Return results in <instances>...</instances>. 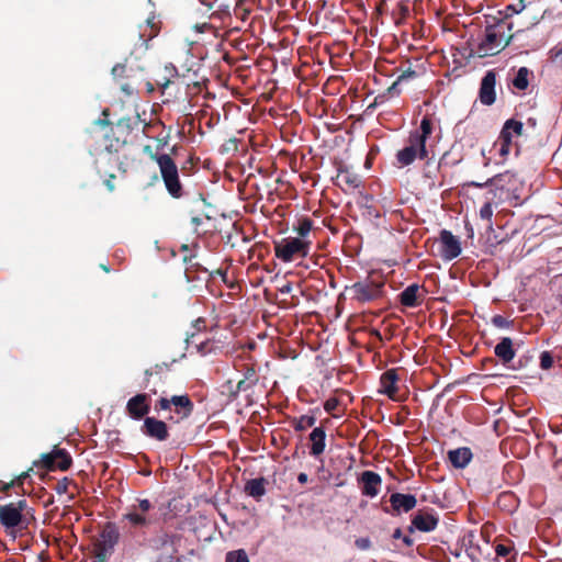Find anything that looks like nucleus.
Returning a JSON list of instances; mask_svg holds the SVG:
<instances>
[{"label":"nucleus","mask_w":562,"mask_h":562,"mask_svg":"<svg viewBox=\"0 0 562 562\" xmlns=\"http://www.w3.org/2000/svg\"><path fill=\"white\" fill-rule=\"evenodd\" d=\"M440 243V254L445 260H452L461 254V244L451 232L446 229L441 231Z\"/></svg>","instance_id":"0eeeda50"},{"label":"nucleus","mask_w":562,"mask_h":562,"mask_svg":"<svg viewBox=\"0 0 562 562\" xmlns=\"http://www.w3.org/2000/svg\"><path fill=\"white\" fill-rule=\"evenodd\" d=\"M356 543L361 549H368L370 546V541L368 539H359V540H357Z\"/></svg>","instance_id":"58836bf2"},{"label":"nucleus","mask_w":562,"mask_h":562,"mask_svg":"<svg viewBox=\"0 0 562 562\" xmlns=\"http://www.w3.org/2000/svg\"><path fill=\"white\" fill-rule=\"evenodd\" d=\"M397 374L394 370H387L381 375L380 392L387 395L390 398H395L397 392Z\"/></svg>","instance_id":"dca6fc26"},{"label":"nucleus","mask_w":562,"mask_h":562,"mask_svg":"<svg viewBox=\"0 0 562 562\" xmlns=\"http://www.w3.org/2000/svg\"><path fill=\"white\" fill-rule=\"evenodd\" d=\"M228 286H229L231 289H235V288L240 289V286H239V285H235V284H233V283H229V284H228Z\"/></svg>","instance_id":"603ef678"},{"label":"nucleus","mask_w":562,"mask_h":562,"mask_svg":"<svg viewBox=\"0 0 562 562\" xmlns=\"http://www.w3.org/2000/svg\"><path fill=\"white\" fill-rule=\"evenodd\" d=\"M222 278H223V281H224L225 283H228L227 274H226V273L222 274Z\"/></svg>","instance_id":"8fccbe9b"},{"label":"nucleus","mask_w":562,"mask_h":562,"mask_svg":"<svg viewBox=\"0 0 562 562\" xmlns=\"http://www.w3.org/2000/svg\"><path fill=\"white\" fill-rule=\"evenodd\" d=\"M393 538L398 539L402 538V531L401 529H396L393 533Z\"/></svg>","instance_id":"c03bdc74"},{"label":"nucleus","mask_w":562,"mask_h":562,"mask_svg":"<svg viewBox=\"0 0 562 562\" xmlns=\"http://www.w3.org/2000/svg\"><path fill=\"white\" fill-rule=\"evenodd\" d=\"M360 178L347 170H340L337 175V183L344 190H352L360 186Z\"/></svg>","instance_id":"4be33fe9"},{"label":"nucleus","mask_w":562,"mask_h":562,"mask_svg":"<svg viewBox=\"0 0 562 562\" xmlns=\"http://www.w3.org/2000/svg\"><path fill=\"white\" fill-rule=\"evenodd\" d=\"M418 285L411 284L408 285L400 295L401 304L406 307H415L418 305L417 294H418Z\"/></svg>","instance_id":"5701e85b"},{"label":"nucleus","mask_w":562,"mask_h":562,"mask_svg":"<svg viewBox=\"0 0 562 562\" xmlns=\"http://www.w3.org/2000/svg\"><path fill=\"white\" fill-rule=\"evenodd\" d=\"M417 77V72L411 68H408L407 70H404L396 79V81L390 87V91L392 90H395L396 87L404 82V81H407L412 78H415Z\"/></svg>","instance_id":"bb28decb"},{"label":"nucleus","mask_w":562,"mask_h":562,"mask_svg":"<svg viewBox=\"0 0 562 562\" xmlns=\"http://www.w3.org/2000/svg\"><path fill=\"white\" fill-rule=\"evenodd\" d=\"M538 23V20L536 16H532L524 26L522 29H528L530 26H533Z\"/></svg>","instance_id":"a19ab883"},{"label":"nucleus","mask_w":562,"mask_h":562,"mask_svg":"<svg viewBox=\"0 0 562 562\" xmlns=\"http://www.w3.org/2000/svg\"><path fill=\"white\" fill-rule=\"evenodd\" d=\"M25 501L10 503L8 505H0V522L5 528H14L19 526L22 520V512L25 509Z\"/></svg>","instance_id":"423d86ee"},{"label":"nucleus","mask_w":562,"mask_h":562,"mask_svg":"<svg viewBox=\"0 0 562 562\" xmlns=\"http://www.w3.org/2000/svg\"><path fill=\"white\" fill-rule=\"evenodd\" d=\"M297 481L301 483V484H305L307 481H308V476L306 473H300L297 475Z\"/></svg>","instance_id":"79ce46f5"},{"label":"nucleus","mask_w":562,"mask_h":562,"mask_svg":"<svg viewBox=\"0 0 562 562\" xmlns=\"http://www.w3.org/2000/svg\"><path fill=\"white\" fill-rule=\"evenodd\" d=\"M493 206L492 203L486 202L480 210V217L482 220H486L488 222V227L492 228V216H493Z\"/></svg>","instance_id":"cd10ccee"},{"label":"nucleus","mask_w":562,"mask_h":562,"mask_svg":"<svg viewBox=\"0 0 562 562\" xmlns=\"http://www.w3.org/2000/svg\"><path fill=\"white\" fill-rule=\"evenodd\" d=\"M170 404H171L170 400H167V398H161L159 401V406L161 409H168L170 407Z\"/></svg>","instance_id":"ea45409f"},{"label":"nucleus","mask_w":562,"mask_h":562,"mask_svg":"<svg viewBox=\"0 0 562 562\" xmlns=\"http://www.w3.org/2000/svg\"><path fill=\"white\" fill-rule=\"evenodd\" d=\"M154 505L146 498L138 499L137 504L128 507L123 520L132 528H146L157 521V517L153 514Z\"/></svg>","instance_id":"20e7f679"},{"label":"nucleus","mask_w":562,"mask_h":562,"mask_svg":"<svg viewBox=\"0 0 562 562\" xmlns=\"http://www.w3.org/2000/svg\"><path fill=\"white\" fill-rule=\"evenodd\" d=\"M225 562H246V552L243 549L226 554Z\"/></svg>","instance_id":"c85d7f7f"},{"label":"nucleus","mask_w":562,"mask_h":562,"mask_svg":"<svg viewBox=\"0 0 562 562\" xmlns=\"http://www.w3.org/2000/svg\"><path fill=\"white\" fill-rule=\"evenodd\" d=\"M362 494L369 497H375L379 494L382 483L381 476L373 471H364L361 474Z\"/></svg>","instance_id":"4468645a"},{"label":"nucleus","mask_w":562,"mask_h":562,"mask_svg":"<svg viewBox=\"0 0 562 562\" xmlns=\"http://www.w3.org/2000/svg\"><path fill=\"white\" fill-rule=\"evenodd\" d=\"M494 352L504 364L509 363L515 358L513 340L509 337L502 338V340L495 346Z\"/></svg>","instance_id":"a211bd4d"},{"label":"nucleus","mask_w":562,"mask_h":562,"mask_svg":"<svg viewBox=\"0 0 562 562\" xmlns=\"http://www.w3.org/2000/svg\"><path fill=\"white\" fill-rule=\"evenodd\" d=\"M449 460L453 467L458 469L465 468L472 459V453L469 448H458L449 451Z\"/></svg>","instance_id":"6ab92c4d"},{"label":"nucleus","mask_w":562,"mask_h":562,"mask_svg":"<svg viewBox=\"0 0 562 562\" xmlns=\"http://www.w3.org/2000/svg\"><path fill=\"white\" fill-rule=\"evenodd\" d=\"M251 371H254V370H252V369H250V368L248 367V369H247V372H248V380H250V372H251Z\"/></svg>","instance_id":"5fc2aeb1"},{"label":"nucleus","mask_w":562,"mask_h":562,"mask_svg":"<svg viewBox=\"0 0 562 562\" xmlns=\"http://www.w3.org/2000/svg\"><path fill=\"white\" fill-rule=\"evenodd\" d=\"M510 144L512 143H508V142H505V140L501 139V138H497V140L494 144V148H495V150L498 151V154L502 157H506L509 154Z\"/></svg>","instance_id":"c756f323"},{"label":"nucleus","mask_w":562,"mask_h":562,"mask_svg":"<svg viewBox=\"0 0 562 562\" xmlns=\"http://www.w3.org/2000/svg\"><path fill=\"white\" fill-rule=\"evenodd\" d=\"M125 72V66L117 64L112 68V75L115 77H121Z\"/></svg>","instance_id":"c9c22d12"},{"label":"nucleus","mask_w":562,"mask_h":562,"mask_svg":"<svg viewBox=\"0 0 562 562\" xmlns=\"http://www.w3.org/2000/svg\"><path fill=\"white\" fill-rule=\"evenodd\" d=\"M530 75L531 71L527 67H520L512 80L514 88L520 91L526 90L529 86Z\"/></svg>","instance_id":"b1692460"},{"label":"nucleus","mask_w":562,"mask_h":562,"mask_svg":"<svg viewBox=\"0 0 562 562\" xmlns=\"http://www.w3.org/2000/svg\"><path fill=\"white\" fill-rule=\"evenodd\" d=\"M143 432L148 437L155 438L159 441H164L168 438V428L162 420H158L154 417H147L144 420Z\"/></svg>","instance_id":"ddd939ff"},{"label":"nucleus","mask_w":562,"mask_h":562,"mask_svg":"<svg viewBox=\"0 0 562 562\" xmlns=\"http://www.w3.org/2000/svg\"><path fill=\"white\" fill-rule=\"evenodd\" d=\"M171 404L179 407H187L190 405V400L187 396H172Z\"/></svg>","instance_id":"473e14b6"},{"label":"nucleus","mask_w":562,"mask_h":562,"mask_svg":"<svg viewBox=\"0 0 562 562\" xmlns=\"http://www.w3.org/2000/svg\"><path fill=\"white\" fill-rule=\"evenodd\" d=\"M224 148L225 150H236L237 149V140L236 139H229L225 145H224Z\"/></svg>","instance_id":"e433bc0d"},{"label":"nucleus","mask_w":562,"mask_h":562,"mask_svg":"<svg viewBox=\"0 0 562 562\" xmlns=\"http://www.w3.org/2000/svg\"><path fill=\"white\" fill-rule=\"evenodd\" d=\"M561 53H562V49H561Z\"/></svg>","instance_id":"4d7b16f0"},{"label":"nucleus","mask_w":562,"mask_h":562,"mask_svg":"<svg viewBox=\"0 0 562 562\" xmlns=\"http://www.w3.org/2000/svg\"><path fill=\"white\" fill-rule=\"evenodd\" d=\"M351 291L357 301L364 303L376 299L380 295L381 286L371 283L357 282L351 286Z\"/></svg>","instance_id":"f8f14e48"},{"label":"nucleus","mask_w":562,"mask_h":562,"mask_svg":"<svg viewBox=\"0 0 562 562\" xmlns=\"http://www.w3.org/2000/svg\"><path fill=\"white\" fill-rule=\"evenodd\" d=\"M244 183H245L244 181H240V182L238 183V189H239V191H240V192H241V187L244 186Z\"/></svg>","instance_id":"864d4df0"},{"label":"nucleus","mask_w":562,"mask_h":562,"mask_svg":"<svg viewBox=\"0 0 562 562\" xmlns=\"http://www.w3.org/2000/svg\"><path fill=\"white\" fill-rule=\"evenodd\" d=\"M492 323L493 325H495L496 327L498 328H507L509 326V322L503 317L502 315H495L493 318H492Z\"/></svg>","instance_id":"72a5a7b5"},{"label":"nucleus","mask_w":562,"mask_h":562,"mask_svg":"<svg viewBox=\"0 0 562 562\" xmlns=\"http://www.w3.org/2000/svg\"><path fill=\"white\" fill-rule=\"evenodd\" d=\"M390 503L392 508L400 514L412 510L416 506L417 499L412 494L394 493L390 497Z\"/></svg>","instance_id":"2eb2a0df"},{"label":"nucleus","mask_w":562,"mask_h":562,"mask_svg":"<svg viewBox=\"0 0 562 562\" xmlns=\"http://www.w3.org/2000/svg\"><path fill=\"white\" fill-rule=\"evenodd\" d=\"M117 542V532L114 529H105L102 531L98 543L95 544V554L98 559L105 560L115 543Z\"/></svg>","instance_id":"1a4fd4ad"},{"label":"nucleus","mask_w":562,"mask_h":562,"mask_svg":"<svg viewBox=\"0 0 562 562\" xmlns=\"http://www.w3.org/2000/svg\"><path fill=\"white\" fill-rule=\"evenodd\" d=\"M553 364V358L551 356L550 352L548 351H543L541 352L540 355V367L543 369V370H548L552 367Z\"/></svg>","instance_id":"7c9ffc66"},{"label":"nucleus","mask_w":562,"mask_h":562,"mask_svg":"<svg viewBox=\"0 0 562 562\" xmlns=\"http://www.w3.org/2000/svg\"><path fill=\"white\" fill-rule=\"evenodd\" d=\"M126 411L133 419H140L149 412L147 394H137L128 400Z\"/></svg>","instance_id":"9b49d317"},{"label":"nucleus","mask_w":562,"mask_h":562,"mask_svg":"<svg viewBox=\"0 0 562 562\" xmlns=\"http://www.w3.org/2000/svg\"><path fill=\"white\" fill-rule=\"evenodd\" d=\"M412 525L419 531L429 532L436 529L438 518L429 513H418L414 516Z\"/></svg>","instance_id":"f3484780"},{"label":"nucleus","mask_w":562,"mask_h":562,"mask_svg":"<svg viewBox=\"0 0 562 562\" xmlns=\"http://www.w3.org/2000/svg\"><path fill=\"white\" fill-rule=\"evenodd\" d=\"M247 348H248V350L251 349L252 345L250 342H248Z\"/></svg>","instance_id":"6e6d98bb"},{"label":"nucleus","mask_w":562,"mask_h":562,"mask_svg":"<svg viewBox=\"0 0 562 562\" xmlns=\"http://www.w3.org/2000/svg\"><path fill=\"white\" fill-rule=\"evenodd\" d=\"M311 239L284 237L274 243L276 256L283 262L304 259L311 250Z\"/></svg>","instance_id":"7ed1b4c3"},{"label":"nucleus","mask_w":562,"mask_h":562,"mask_svg":"<svg viewBox=\"0 0 562 562\" xmlns=\"http://www.w3.org/2000/svg\"><path fill=\"white\" fill-rule=\"evenodd\" d=\"M43 465L48 470H67L71 464L70 456L63 449H55L42 457Z\"/></svg>","instance_id":"6e6552de"},{"label":"nucleus","mask_w":562,"mask_h":562,"mask_svg":"<svg viewBox=\"0 0 562 562\" xmlns=\"http://www.w3.org/2000/svg\"><path fill=\"white\" fill-rule=\"evenodd\" d=\"M200 2L202 4H204L205 7H207V8H212V5L215 2V0H200Z\"/></svg>","instance_id":"37998d69"},{"label":"nucleus","mask_w":562,"mask_h":562,"mask_svg":"<svg viewBox=\"0 0 562 562\" xmlns=\"http://www.w3.org/2000/svg\"><path fill=\"white\" fill-rule=\"evenodd\" d=\"M496 76L494 71L490 70L485 74L481 81L480 87V101L485 105H492L495 102Z\"/></svg>","instance_id":"9d476101"},{"label":"nucleus","mask_w":562,"mask_h":562,"mask_svg":"<svg viewBox=\"0 0 562 562\" xmlns=\"http://www.w3.org/2000/svg\"><path fill=\"white\" fill-rule=\"evenodd\" d=\"M243 384H244V380L238 381L237 389L241 390Z\"/></svg>","instance_id":"09e8293b"},{"label":"nucleus","mask_w":562,"mask_h":562,"mask_svg":"<svg viewBox=\"0 0 562 562\" xmlns=\"http://www.w3.org/2000/svg\"><path fill=\"white\" fill-rule=\"evenodd\" d=\"M403 541L406 546H412L413 540L409 537H403Z\"/></svg>","instance_id":"a18cd8bd"},{"label":"nucleus","mask_w":562,"mask_h":562,"mask_svg":"<svg viewBox=\"0 0 562 562\" xmlns=\"http://www.w3.org/2000/svg\"><path fill=\"white\" fill-rule=\"evenodd\" d=\"M325 438L326 434L323 428L316 427L310 434V440L312 441L311 454L314 457L319 456L325 450Z\"/></svg>","instance_id":"aec40b11"},{"label":"nucleus","mask_w":562,"mask_h":562,"mask_svg":"<svg viewBox=\"0 0 562 562\" xmlns=\"http://www.w3.org/2000/svg\"><path fill=\"white\" fill-rule=\"evenodd\" d=\"M431 132V121L426 116L423 117L419 127L411 132L406 146L396 154V164L398 167H406L412 165L417 158L426 159L428 157L426 140Z\"/></svg>","instance_id":"f03ea898"},{"label":"nucleus","mask_w":562,"mask_h":562,"mask_svg":"<svg viewBox=\"0 0 562 562\" xmlns=\"http://www.w3.org/2000/svg\"><path fill=\"white\" fill-rule=\"evenodd\" d=\"M522 133V123L515 120H508L504 124L503 130L501 131V134L498 138L512 143L513 136H519Z\"/></svg>","instance_id":"412c9836"},{"label":"nucleus","mask_w":562,"mask_h":562,"mask_svg":"<svg viewBox=\"0 0 562 562\" xmlns=\"http://www.w3.org/2000/svg\"><path fill=\"white\" fill-rule=\"evenodd\" d=\"M539 0H518V2L509 4L505 9V19L498 20L494 24L485 27L482 36L476 45L471 49L474 56L480 58L494 56L501 53L510 43L514 34V22L508 21V18L514 14H519L531 4Z\"/></svg>","instance_id":"f257e3e1"},{"label":"nucleus","mask_w":562,"mask_h":562,"mask_svg":"<svg viewBox=\"0 0 562 562\" xmlns=\"http://www.w3.org/2000/svg\"><path fill=\"white\" fill-rule=\"evenodd\" d=\"M282 293H289L291 291V285L290 284H286L282 288Z\"/></svg>","instance_id":"49530a36"},{"label":"nucleus","mask_w":562,"mask_h":562,"mask_svg":"<svg viewBox=\"0 0 562 562\" xmlns=\"http://www.w3.org/2000/svg\"><path fill=\"white\" fill-rule=\"evenodd\" d=\"M168 562H180L179 558L170 557Z\"/></svg>","instance_id":"de8ad7c7"},{"label":"nucleus","mask_w":562,"mask_h":562,"mask_svg":"<svg viewBox=\"0 0 562 562\" xmlns=\"http://www.w3.org/2000/svg\"><path fill=\"white\" fill-rule=\"evenodd\" d=\"M294 229H295V232L299 235L296 238L310 239V233H311V229H312V222L310 220H307V218H304V220L299 222L297 226Z\"/></svg>","instance_id":"393cba45"},{"label":"nucleus","mask_w":562,"mask_h":562,"mask_svg":"<svg viewBox=\"0 0 562 562\" xmlns=\"http://www.w3.org/2000/svg\"><path fill=\"white\" fill-rule=\"evenodd\" d=\"M495 552L498 557H507L510 552V548L505 544H497L495 548Z\"/></svg>","instance_id":"f704fd0d"},{"label":"nucleus","mask_w":562,"mask_h":562,"mask_svg":"<svg viewBox=\"0 0 562 562\" xmlns=\"http://www.w3.org/2000/svg\"><path fill=\"white\" fill-rule=\"evenodd\" d=\"M156 161L159 166V170L168 192L172 196L179 198L181 195L182 187L179 180L177 165L167 154L158 155L156 157Z\"/></svg>","instance_id":"39448f33"},{"label":"nucleus","mask_w":562,"mask_h":562,"mask_svg":"<svg viewBox=\"0 0 562 562\" xmlns=\"http://www.w3.org/2000/svg\"><path fill=\"white\" fill-rule=\"evenodd\" d=\"M10 487V484H2V491H7Z\"/></svg>","instance_id":"3c124183"},{"label":"nucleus","mask_w":562,"mask_h":562,"mask_svg":"<svg viewBox=\"0 0 562 562\" xmlns=\"http://www.w3.org/2000/svg\"><path fill=\"white\" fill-rule=\"evenodd\" d=\"M316 419L313 416H301L296 429L303 430L306 427H312L315 424Z\"/></svg>","instance_id":"2f4dec72"},{"label":"nucleus","mask_w":562,"mask_h":562,"mask_svg":"<svg viewBox=\"0 0 562 562\" xmlns=\"http://www.w3.org/2000/svg\"><path fill=\"white\" fill-rule=\"evenodd\" d=\"M336 405H337V402L335 400H328V401H326L324 408L327 412H331L335 409Z\"/></svg>","instance_id":"4c0bfd02"},{"label":"nucleus","mask_w":562,"mask_h":562,"mask_svg":"<svg viewBox=\"0 0 562 562\" xmlns=\"http://www.w3.org/2000/svg\"><path fill=\"white\" fill-rule=\"evenodd\" d=\"M248 494L254 497H260L265 494V487L262 481L251 480L248 481Z\"/></svg>","instance_id":"a878e982"}]
</instances>
